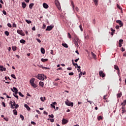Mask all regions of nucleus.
<instances>
[{"label":"nucleus","mask_w":126,"mask_h":126,"mask_svg":"<svg viewBox=\"0 0 126 126\" xmlns=\"http://www.w3.org/2000/svg\"><path fill=\"white\" fill-rule=\"evenodd\" d=\"M31 124H32V125H33L34 126H35V125H36V123H34V122H33V121H32V122H31Z\"/></svg>","instance_id":"obj_62"},{"label":"nucleus","mask_w":126,"mask_h":126,"mask_svg":"<svg viewBox=\"0 0 126 126\" xmlns=\"http://www.w3.org/2000/svg\"><path fill=\"white\" fill-rule=\"evenodd\" d=\"M102 74H103V71H102V70L99 71V75L100 76L102 75Z\"/></svg>","instance_id":"obj_47"},{"label":"nucleus","mask_w":126,"mask_h":126,"mask_svg":"<svg viewBox=\"0 0 126 126\" xmlns=\"http://www.w3.org/2000/svg\"><path fill=\"white\" fill-rule=\"evenodd\" d=\"M68 106L73 107V102H70L69 104H68Z\"/></svg>","instance_id":"obj_30"},{"label":"nucleus","mask_w":126,"mask_h":126,"mask_svg":"<svg viewBox=\"0 0 126 126\" xmlns=\"http://www.w3.org/2000/svg\"><path fill=\"white\" fill-rule=\"evenodd\" d=\"M117 6L119 9H121V7L120 6V5L119 4H117Z\"/></svg>","instance_id":"obj_57"},{"label":"nucleus","mask_w":126,"mask_h":126,"mask_svg":"<svg viewBox=\"0 0 126 126\" xmlns=\"http://www.w3.org/2000/svg\"><path fill=\"white\" fill-rule=\"evenodd\" d=\"M67 37L68 38H69V39H71V35H70V33L69 32L68 33Z\"/></svg>","instance_id":"obj_38"},{"label":"nucleus","mask_w":126,"mask_h":126,"mask_svg":"<svg viewBox=\"0 0 126 126\" xmlns=\"http://www.w3.org/2000/svg\"><path fill=\"white\" fill-rule=\"evenodd\" d=\"M100 76H101V77H105L106 75H105V73H102V74Z\"/></svg>","instance_id":"obj_45"},{"label":"nucleus","mask_w":126,"mask_h":126,"mask_svg":"<svg viewBox=\"0 0 126 126\" xmlns=\"http://www.w3.org/2000/svg\"><path fill=\"white\" fill-rule=\"evenodd\" d=\"M73 43L75 45L76 47H77V48L79 47V45H78V43H80V39H79L78 37H77L76 35L74 36Z\"/></svg>","instance_id":"obj_1"},{"label":"nucleus","mask_w":126,"mask_h":126,"mask_svg":"<svg viewBox=\"0 0 126 126\" xmlns=\"http://www.w3.org/2000/svg\"><path fill=\"white\" fill-rule=\"evenodd\" d=\"M93 1L95 3V5H97L98 0H93Z\"/></svg>","instance_id":"obj_28"},{"label":"nucleus","mask_w":126,"mask_h":126,"mask_svg":"<svg viewBox=\"0 0 126 126\" xmlns=\"http://www.w3.org/2000/svg\"><path fill=\"white\" fill-rule=\"evenodd\" d=\"M50 105L51 106V107H52V108H54V109L56 110V106L54 105V104H51Z\"/></svg>","instance_id":"obj_41"},{"label":"nucleus","mask_w":126,"mask_h":126,"mask_svg":"<svg viewBox=\"0 0 126 126\" xmlns=\"http://www.w3.org/2000/svg\"><path fill=\"white\" fill-rule=\"evenodd\" d=\"M82 72H81L79 74V78H80L81 76H82Z\"/></svg>","instance_id":"obj_46"},{"label":"nucleus","mask_w":126,"mask_h":126,"mask_svg":"<svg viewBox=\"0 0 126 126\" xmlns=\"http://www.w3.org/2000/svg\"><path fill=\"white\" fill-rule=\"evenodd\" d=\"M67 123H68V120L63 118V119L62 120V125H65L67 124Z\"/></svg>","instance_id":"obj_7"},{"label":"nucleus","mask_w":126,"mask_h":126,"mask_svg":"<svg viewBox=\"0 0 126 126\" xmlns=\"http://www.w3.org/2000/svg\"><path fill=\"white\" fill-rule=\"evenodd\" d=\"M20 42L21 43V44H25L26 41H25L24 39H21L20 40Z\"/></svg>","instance_id":"obj_15"},{"label":"nucleus","mask_w":126,"mask_h":126,"mask_svg":"<svg viewBox=\"0 0 126 126\" xmlns=\"http://www.w3.org/2000/svg\"><path fill=\"white\" fill-rule=\"evenodd\" d=\"M22 7L23 8H25V7H26V3H25V2H22Z\"/></svg>","instance_id":"obj_13"},{"label":"nucleus","mask_w":126,"mask_h":126,"mask_svg":"<svg viewBox=\"0 0 126 126\" xmlns=\"http://www.w3.org/2000/svg\"><path fill=\"white\" fill-rule=\"evenodd\" d=\"M12 26H13V27L14 28H16L17 27V26H16V24H15V23H13Z\"/></svg>","instance_id":"obj_37"},{"label":"nucleus","mask_w":126,"mask_h":126,"mask_svg":"<svg viewBox=\"0 0 126 126\" xmlns=\"http://www.w3.org/2000/svg\"><path fill=\"white\" fill-rule=\"evenodd\" d=\"M43 6L44 8H45V9L49 8V5H48V4L46 3H43Z\"/></svg>","instance_id":"obj_9"},{"label":"nucleus","mask_w":126,"mask_h":126,"mask_svg":"<svg viewBox=\"0 0 126 126\" xmlns=\"http://www.w3.org/2000/svg\"><path fill=\"white\" fill-rule=\"evenodd\" d=\"M39 84V86H41V87H44V82L40 81Z\"/></svg>","instance_id":"obj_14"},{"label":"nucleus","mask_w":126,"mask_h":126,"mask_svg":"<svg viewBox=\"0 0 126 126\" xmlns=\"http://www.w3.org/2000/svg\"><path fill=\"white\" fill-rule=\"evenodd\" d=\"M31 85L32 87H33V88H36V87H37V85L35 83L32 84Z\"/></svg>","instance_id":"obj_24"},{"label":"nucleus","mask_w":126,"mask_h":126,"mask_svg":"<svg viewBox=\"0 0 126 126\" xmlns=\"http://www.w3.org/2000/svg\"><path fill=\"white\" fill-rule=\"evenodd\" d=\"M3 119H4V120H5V121H6V122H8V118H4Z\"/></svg>","instance_id":"obj_56"},{"label":"nucleus","mask_w":126,"mask_h":126,"mask_svg":"<svg viewBox=\"0 0 126 126\" xmlns=\"http://www.w3.org/2000/svg\"><path fill=\"white\" fill-rule=\"evenodd\" d=\"M10 104L11 105V108L12 109V105L13 104V102L12 101L10 102Z\"/></svg>","instance_id":"obj_48"},{"label":"nucleus","mask_w":126,"mask_h":126,"mask_svg":"<svg viewBox=\"0 0 126 126\" xmlns=\"http://www.w3.org/2000/svg\"><path fill=\"white\" fill-rule=\"evenodd\" d=\"M114 68H115V69H116V70H118V72L120 71V69L119 68V66H118V65H114Z\"/></svg>","instance_id":"obj_12"},{"label":"nucleus","mask_w":126,"mask_h":126,"mask_svg":"<svg viewBox=\"0 0 126 126\" xmlns=\"http://www.w3.org/2000/svg\"><path fill=\"white\" fill-rule=\"evenodd\" d=\"M97 120H98V121H100V120H103V117L101 116H98L97 117Z\"/></svg>","instance_id":"obj_29"},{"label":"nucleus","mask_w":126,"mask_h":126,"mask_svg":"<svg viewBox=\"0 0 126 126\" xmlns=\"http://www.w3.org/2000/svg\"><path fill=\"white\" fill-rule=\"evenodd\" d=\"M43 114L44 115H46V116L48 115V113L45 111H44Z\"/></svg>","instance_id":"obj_61"},{"label":"nucleus","mask_w":126,"mask_h":126,"mask_svg":"<svg viewBox=\"0 0 126 126\" xmlns=\"http://www.w3.org/2000/svg\"><path fill=\"white\" fill-rule=\"evenodd\" d=\"M41 62L43 63H45V62H48V59H41Z\"/></svg>","instance_id":"obj_21"},{"label":"nucleus","mask_w":126,"mask_h":126,"mask_svg":"<svg viewBox=\"0 0 126 126\" xmlns=\"http://www.w3.org/2000/svg\"><path fill=\"white\" fill-rule=\"evenodd\" d=\"M7 26H8V27H9L10 28H11V27H12V26H11V24H10V23H8Z\"/></svg>","instance_id":"obj_42"},{"label":"nucleus","mask_w":126,"mask_h":126,"mask_svg":"<svg viewBox=\"0 0 126 126\" xmlns=\"http://www.w3.org/2000/svg\"><path fill=\"white\" fill-rule=\"evenodd\" d=\"M13 89L14 90V92L15 93V94L17 95V94L18 93V90H17V88H16L15 87H13Z\"/></svg>","instance_id":"obj_8"},{"label":"nucleus","mask_w":126,"mask_h":126,"mask_svg":"<svg viewBox=\"0 0 126 126\" xmlns=\"http://www.w3.org/2000/svg\"><path fill=\"white\" fill-rule=\"evenodd\" d=\"M62 46H63V47H64V48H68V45H67L66 43H63Z\"/></svg>","instance_id":"obj_17"},{"label":"nucleus","mask_w":126,"mask_h":126,"mask_svg":"<svg viewBox=\"0 0 126 126\" xmlns=\"http://www.w3.org/2000/svg\"><path fill=\"white\" fill-rule=\"evenodd\" d=\"M45 28H46V25L43 24L42 26V29H45Z\"/></svg>","instance_id":"obj_53"},{"label":"nucleus","mask_w":126,"mask_h":126,"mask_svg":"<svg viewBox=\"0 0 126 126\" xmlns=\"http://www.w3.org/2000/svg\"><path fill=\"white\" fill-rule=\"evenodd\" d=\"M41 52L42 54H45V49H44V48H41Z\"/></svg>","instance_id":"obj_22"},{"label":"nucleus","mask_w":126,"mask_h":126,"mask_svg":"<svg viewBox=\"0 0 126 126\" xmlns=\"http://www.w3.org/2000/svg\"><path fill=\"white\" fill-rule=\"evenodd\" d=\"M74 74V73H73V72L69 73V75H73Z\"/></svg>","instance_id":"obj_60"},{"label":"nucleus","mask_w":126,"mask_h":126,"mask_svg":"<svg viewBox=\"0 0 126 126\" xmlns=\"http://www.w3.org/2000/svg\"><path fill=\"white\" fill-rule=\"evenodd\" d=\"M20 118L22 119V121H24V116L22 115H20Z\"/></svg>","instance_id":"obj_32"},{"label":"nucleus","mask_w":126,"mask_h":126,"mask_svg":"<svg viewBox=\"0 0 126 126\" xmlns=\"http://www.w3.org/2000/svg\"><path fill=\"white\" fill-rule=\"evenodd\" d=\"M26 22L28 23V24H30V23H32V22L30 20H28L27 19L26 20Z\"/></svg>","instance_id":"obj_26"},{"label":"nucleus","mask_w":126,"mask_h":126,"mask_svg":"<svg viewBox=\"0 0 126 126\" xmlns=\"http://www.w3.org/2000/svg\"><path fill=\"white\" fill-rule=\"evenodd\" d=\"M13 96H14V97H15V98H17V99L18 100V95L15 94H13Z\"/></svg>","instance_id":"obj_39"},{"label":"nucleus","mask_w":126,"mask_h":126,"mask_svg":"<svg viewBox=\"0 0 126 126\" xmlns=\"http://www.w3.org/2000/svg\"><path fill=\"white\" fill-rule=\"evenodd\" d=\"M2 12L3 14H4V15H6V11H5V10H3Z\"/></svg>","instance_id":"obj_50"},{"label":"nucleus","mask_w":126,"mask_h":126,"mask_svg":"<svg viewBox=\"0 0 126 126\" xmlns=\"http://www.w3.org/2000/svg\"><path fill=\"white\" fill-rule=\"evenodd\" d=\"M120 27L119 26L117 25L116 26L115 28H116V29H120Z\"/></svg>","instance_id":"obj_58"},{"label":"nucleus","mask_w":126,"mask_h":126,"mask_svg":"<svg viewBox=\"0 0 126 126\" xmlns=\"http://www.w3.org/2000/svg\"><path fill=\"white\" fill-rule=\"evenodd\" d=\"M122 92L118 94H117V98H121V97H122Z\"/></svg>","instance_id":"obj_18"},{"label":"nucleus","mask_w":126,"mask_h":126,"mask_svg":"<svg viewBox=\"0 0 126 126\" xmlns=\"http://www.w3.org/2000/svg\"><path fill=\"white\" fill-rule=\"evenodd\" d=\"M124 42V40L123 39H120L119 40V43L122 44Z\"/></svg>","instance_id":"obj_51"},{"label":"nucleus","mask_w":126,"mask_h":126,"mask_svg":"<svg viewBox=\"0 0 126 126\" xmlns=\"http://www.w3.org/2000/svg\"><path fill=\"white\" fill-rule=\"evenodd\" d=\"M12 109H14L15 108V109H17L19 107V105L18 104H16V103H15V101H13V103L12 104Z\"/></svg>","instance_id":"obj_4"},{"label":"nucleus","mask_w":126,"mask_h":126,"mask_svg":"<svg viewBox=\"0 0 126 126\" xmlns=\"http://www.w3.org/2000/svg\"><path fill=\"white\" fill-rule=\"evenodd\" d=\"M79 28H80L81 31H82V32L83 31V29H82V25L79 26Z\"/></svg>","instance_id":"obj_43"},{"label":"nucleus","mask_w":126,"mask_h":126,"mask_svg":"<svg viewBox=\"0 0 126 126\" xmlns=\"http://www.w3.org/2000/svg\"><path fill=\"white\" fill-rule=\"evenodd\" d=\"M11 77H12L13 78H14V79H16V77L15 76V75L14 74H11Z\"/></svg>","instance_id":"obj_35"},{"label":"nucleus","mask_w":126,"mask_h":126,"mask_svg":"<svg viewBox=\"0 0 126 126\" xmlns=\"http://www.w3.org/2000/svg\"><path fill=\"white\" fill-rule=\"evenodd\" d=\"M72 63L73 65H74V66H75V65L78 66V64H77V63H74V62H73V60H72Z\"/></svg>","instance_id":"obj_33"},{"label":"nucleus","mask_w":126,"mask_h":126,"mask_svg":"<svg viewBox=\"0 0 126 126\" xmlns=\"http://www.w3.org/2000/svg\"><path fill=\"white\" fill-rule=\"evenodd\" d=\"M123 56L124 57H126V51L125 52V53H124Z\"/></svg>","instance_id":"obj_64"},{"label":"nucleus","mask_w":126,"mask_h":126,"mask_svg":"<svg viewBox=\"0 0 126 126\" xmlns=\"http://www.w3.org/2000/svg\"><path fill=\"white\" fill-rule=\"evenodd\" d=\"M2 105L3 107H4L5 108V103L4 102H2Z\"/></svg>","instance_id":"obj_54"},{"label":"nucleus","mask_w":126,"mask_h":126,"mask_svg":"<svg viewBox=\"0 0 126 126\" xmlns=\"http://www.w3.org/2000/svg\"><path fill=\"white\" fill-rule=\"evenodd\" d=\"M49 117H50V118H54V115H53V114H51V115H49Z\"/></svg>","instance_id":"obj_55"},{"label":"nucleus","mask_w":126,"mask_h":126,"mask_svg":"<svg viewBox=\"0 0 126 126\" xmlns=\"http://www.w3.org/2000/svg\"><path fill=\"white\" fill-rule=\"evenodd\" d=\"M33 6H34V3H32L30 4L29 7H30V9H32Z\"/></svg>","instance_id":"obj_16"},{"label":"nucleus","mask_w":126,"mask_h":126,"mask_svg":"<svg viewBox=\"0 0 126 126\" xmlns=\"http://www.w3.org/2000/svg\"><path fill=\"white\" fill-rule=\"evenodd\" d=\"M107 97H108V95H104V96H103V99L104 100H107Z\"/></svg>","instance_id":"obj_40"},{"label":"nucleus","mask_w":126,"mask_h":126,"mask_svg":"<svg viewBox=\"0 0 126 126\" xmlns=\"http://www.w3.org/2000/svg\"><path fill=\"white\" fill-rule=\"evenodd\" d=\"M36 40L38 42V43H41V40H40L39 39L36 38Z\"/></svg>","instance_id":"obj_59"},{"label":"nucleus","mask_w":126,"mask_h":126,"mask_svg":"<svg viewBox=\"0 0 126 126\" xmlns=\"http://www.w3.org/2000/svg\"><path fill=\"white\" fill-rule=\"evenodd\" d=\"M54 28V25H50L47 27V28L46 29V31H51L52 29Z\"/></svg>","instance_id":"obj_5"},{"label":"nucleus","mask_w":126,"mask_h":126,"mask_svg":"<svg viewBox=\"0 0 126 126\" xmlns=\"http://www.w3.org/2000/svg\"><path fill=\"white\" fill-rule=\"evenodd\" d=\"M18 94L19 96H21V97H24V95H23L21 92H19Z\"/></svg>","instance_id":"obj_31"},{"label":"nucleus","mask_w":126,"mask_h":126,"mask_svg":"<svg viewBox=\"0 0 126 126\" xmlns=\"http://www.w3.org/2000/svg\"><path fill=\"white\" fill-rule=\"evenodd\" d=\"M0 68H2L4 71H6V68L4 67L2 65H0Z\"/></svg>","instance_id":"obj_20"},{"label":"nucleus","mask_w":126,"mask_h":126,"mask_svg":"<svg viewBox=\"0 0 126 126\" xmlns=\"http://www.w3.org/2000/svg\"><path fill=\"white\" fill-rule=\"evenodd\" d=\"M71 5H72V6L73 7V8H74V3H73V1H71Z\"/></svg>","instance_id":"obj_44"},{"label":"nucleus","mask_w":126,"mask_h":126,"mask_svg":"<svg viewBox=\"0 0 126 126\" xmlns=\"http://www.w3.org/2000/svg\"><path fill=\"white\" fill-rule=\"evenodd\" d=\"M34 82H35V79L34 78H32L30 80V83L31 84H34Z\"/></svg>","instance_id":"obj_11"},{"label":"nucleus","mask_w":126,"mask_h":126,"mask_svg":"<svg viewBox=\"0 0 126 126\" xmlns=\"http://www.w3.org/2000/svg\"><path fill=\"white\" fill-rule=\"evenodd\" d=\"M12 49L13 50V51H16V46H12Z\"/></svg>","instance_id":"obj_36"},{"label":"nucleus","mask_w":126,"mask_h":126,"mask_svg":"<svg viewBox=\"0 0 126 126\" xmlns=\"http://www.w3.org/2000/svg\"><path fill=\"white\" fill-rule=\"evenodd\" d=\"M4 33H5V35H6V36H9V32L6 31H5Z\"/></svg>","instance_id":"obj_27"},{"label":"nucleus","mask_w":126,"mask_h":126,"mask_svg":"<svg viewBox=\"0 0 126 126\" xmlns=\"http://www.w3.org/2000/svg\"><path fill=\"white\" fill-rule=\"evenodd\" d=\"M17 33H18V34H19L20 35H21V36H25V33L23 32V30H18L17 31Z\"/></svg>","instance_id":"obj_3"},{"label":"nucleus","mask_w":126,"mask_h":126,"mask_svg":"<svg viewBox=\"0 0 126 126\" xmlns=\"http://www.w3.org/2000/svg\"><path fill=\"white\" fill-rule=\"evenodd\" d=\"M116 23H118L119 25H120V27H123L124 26V24L122 22V21L120 20H118L116 21Z\"/></svg>","instance_id":"obj_6"},{"label":"nucleus","mask_w":126,"mask_h":126,"mask_svg":"<svg viewBox=\"0 0 126 126\" xmlns=\"http://www.w3.org/2000/svg\"><path fill=\"white\" fill-rule=\"evenodd\" d=\"M40 67H42V69H48L49 70H50L49 67H44L42 65H41Z\"/></svg>","instance_id":"obj_19"},{"label":"nucleus","mask_w":126,"mask_h":126,"mask_svg":"<svg viewBox=\"0 0 126 126\" xmlns=\"http://www.w3.org/2000/svg\"><path fill=\"white\" fill-rule=\"evenodd\" d=\"M50 122L51 123H54V122H55V120L54 119H50Z\"/></svg>","instance_id":"obj_52"},{"label":"nucleus","mask_w":126,"mask_h":126,"mask_svg":"<svg viewBox=\"0 0 126 126\" xmlns=\"http://www.w3.org/2000/svg\"><path fill=\"white\" fill-rule=\"evenodd\" d=\"M40 100L41 101H42V102H44L45 101V100H46V97H40Z\"/></svg>","instance_id":"obj_23"},{"label":"nucleus","mask_w":126,"mask_h":126,"mask_svg":"<svg viewBox=\"0 0 126 126\" xmlns=\"http://www.w3.org/2000/svg\"><path fill=\"white\" fill-rule=\"evenodd\" d=\"M92 56L93 57V58H94V59L96 58V55H95V54H94L93 52H92Z\"/></svg>","instance_id":"obj_34"},{"label":"nucleus","mask_w":126,"mask_h":126,"mask_svg":"<svg viewBox=\"0 0 126 126\" xmlns=\"http://www.w3.org/2000/svg\"><path fill=\"white\" fill-rule=\"evenodd\" d=\"M36 78L39 80L44 81L45 79H47V77H46L44 74H38L37 76H36Z\"/></svg>","instance_id":"obj_2"},{"label":"nucleus","mask_w":126,"mask_h":126,"mask_svg":"<svg viewBox=\"0 0 126 126\" xmlns=\"http://www.w3.org/2000/svg\"><path fill=\"white\" fill-rule=\"evenodd\" d=\"M24 107H25V108H26V109H27V110H28V111H31V108H30L29 107V106H28V105L25 104Z\"/></svg>","instance_id":"obj_10"},{"label":"nucleus","mask_w":126,"mask_h":126,"mask_svg":"<svg viewBox=\"0 0 126 126\" xmlns=\"http://www.w3.org/2000/svg\"><path fill=\"white\" fill-rule=\"evenodd\" d=\"M70 102H68V100H67V101H65V104L67 106H68Z\"/></svg>","instance_id":"obj_49"},{"label":"nucleus","mask_w":126,"mask_h":126,"mask_svg":"<svg viewBox=\"0 0 126 126\" xmlns=\"http://www.w3.org/2000/svg\"><path fill=\"white\" fill-rule=\"evenodd\" d=\"M13 112L14 115H17V111L16 109L13 110Z\"/></svg>","instance_id":"obj_25"},{"label":"nucleus","mask_w":126,"mask_h":126,"mask_svg":"<svg viewBox=\"0 0 126 126\" xmlns=\"http://www.w3.org/2000/svg\"><path fill=\"white\" fill-rule=\"evenodd\" d=\"M67 69L68 70H71V69H72V68H71V67H68V68H67Z\"/></svg>","instance_id":"obj_63"}]
</instances>
